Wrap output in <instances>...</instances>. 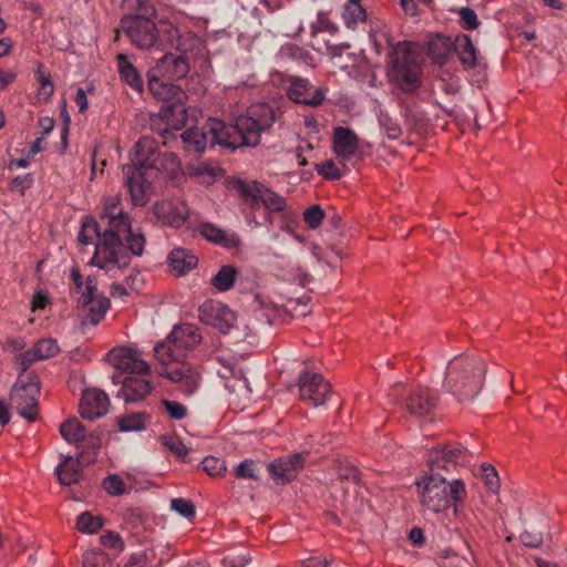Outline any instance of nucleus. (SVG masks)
<instances>
[{
	"mask_svg": "<svg viewBox=\"0 0 567 567\" xmlns=\"http://www.w3.org/2000/svg\"><path fill=\"white\" fill-rule=\"evenodd\" d=\"M276 121L272 107L267 103L252 104L246 114L234 123L225 124L209 118L203 127H192L181 134L187 153L200 155L207 146L220 145L230 151L243 146H257L262 132L268 131Z\"/></svg>",
	"mask_w": 567,
	"mask_h": 567,
	"instance_id": "f257e3e1",
	"label": "nucleus"
},
{
	"mask_svg": "<svg viewBox=\"0 0 567 567\" xmlns=\"http://www.w3.org/2000/svg\"><path fill=\"white\" fill-rule=\"evenodd\" d=\"M120 203L118 196L106 199L100 216L104 237L91 259L93 266L106 271L127 267L132 257L143 255L146 243L144 234L134 229L130 216L118 208Z\"/></svg>",
	"mask_w": 567,
	"mask_h": 567,
	"instance_id": "f03ea898",
	"label": "nucleus"
},
{
	"mask_svg": "<svg viewBox=\"0 0 567 567\" xmlns=\"http://www.w3.org/2000/svg\"><path fill=\"white\" fill-rule=\"evenodd\" d=\"M131 164H125L123 183L134 206H144L150 200L153 181L162 173L175 174L179 168V161L172 152H163L156 140L142 136L133 146Z\"/></svg>",
	"mask_w": 567,
	"mask_h": 567,
	"instance_id": "7ed1b4c3",
	"label": "nucleus"
},
{
	"mask_svg": "<svg viewBox=\"0 0 567 567\" xmlns=\"http://www.w3.org/2000/svg\"><path fill=\"white\" fill-rule=\"evenodd\" d=\"M202 341L198 328L192 323L174 327L167 338L154 348V357L161 364L158 374L179 384L185 395H192L199 384V372L183 358Z\"/></svg>",
	"mask_w": 567,
	"mask_h": 567,
	"instance_id": "20e7f679",
	"label": "nucleus"
},
{
	"mask_svg": "<svg viewBox=\"0 0 567 567\" xmlns=\"http://www.w3.org/2000/svg\"><path fill=\"white\" fill-rule=\"evenodd\" d=\"M473 453L461 445H445L441 449L434 447L427 456L430 474L416 481L419 497L424 513L440 515L442 524L446 525L444 517L451 508V489L453 478L447 480L440 472H450L456 465L467 461Z\"/></svg>",
	"mask_w": 567,
	"mask_h": 567,
	"instance_id": "39448f33",
	"label": "nucleus"
},
{
	"mask_svg": "<svg viewBox=\"0 0 567 567\" xmlns=\"http://www.w3.org/2000/svg\"><path fill=\"white\" fill-rule=\"evenodd\" d=\"M148 91L158 101H163L157 115L151 117V128L164 138L182 130L187 121L185 105L186 93L179 85L148 71Z\"/></svg>",
	"mask_w": 567,
	"mask_h": 567,
	"instance_id": "423d86ee",
	"label": "nucleus"
},
{
	"mask_svg": "<svg viewBox=\"0 0 567 567\" xmlns=\"http://www.w3.org/2000/svg\"><path fill=\"white\" fill-rule=\"evenodd\" d=\"M486 367L476 355H456L447 364L444 388L458 399L472 400L481 391Z\"/></svg>",
	"mask_w": 567,
	"mask_h": 567,
	"instance_id": "0eeeda50",
	"label": "nucleus"
},
{
	"mask_svg": "<svg viewBox=\"0 0 567 567\" xmlns=\"http://www.w3.org/2000/svg\"><path fill=\"white\" fill-rule=\"evenodd\" d=\"M391 81L405 93L415 92L422 83V66L415 47L408 41L398 42L389 52Z\"/></svg>",
	"mask_w": 567,
	"mask_h": 567,
	"instance_id": "6e6552de",
	"label": "nucleus"
},
{
	"mask_svg": "<svg viewBox=\"0 0 567 567\" xmlns=\"http://www.w3.org/2000/svg\"><path fill=\"white\" fill-rule=\"evenodd\" d=\"M193 20L182 14L174 16L164 24V48L171 45L181 52V55L196 59L203 54L204 43L200 37L190 30Z\"/></svg>",
	"mask_w": 567,
	"mask_h": 567,
	"instance_id": "1a4fd4ad",
	"label": "nucleus"
},
{
	"mask_svg": "<svg viewBox=\"0 0 567 567\" xmlns=\"http://www.w3.org/2000/svg\"><path fill=\"white\" fill-rule=\"evenodd\" d=\"M167 21H159L157 24L151 19L142 16H127L121 20V29L138 49L164 50L163 27Z\"/></svg>",
	"mask_w": 567,
	"mask_h": 567,
	"instance_id": "9d476101",
	"label": "nucleus"
},
{
	"mask_svg": "<svg viewBox=\"0 0 567 567\" xmlns=\"http://www.w3.org/2000/svg\"><path fill=\"white\" fill-rule=\"evenodd\" d=\"M40 379L35 372L21 373L11 389L10 401L17 412L29 421H34L38 414Z\"/></svg>",
	"mask_w": 567,
	"mask_h": 567,
	"instance_id": "9b49d317",
	"label": "nucleus"
},
{
	"mask_svg": "<svg viewBox=\"0 0 567 567\" xmlns=\"http://www.w3.org/2000/svg\"><path fill=\"white\" fill-rule=\"evenodd\" d=\"M234 189L252 212L257 210L260 204L269 212L279 213L286 209L285 198L260 182L237 179L234 183Z\"/></svg>",
	"mask_w": 567,
	"mask_h": 567,
	"instance_id": "f8f14e48",
	"label": "nucleus"
},
{
	"mask_svg": "<svg viewBox=\"0 0 567 567\" xmlns=\"http://www.w3.org/2000/svg\"><path fill=\"white\" fill-rule=\"evenodd\" d=\"M298 389L300 400L312 406L324 404L331 395L330 384L321 374L315 372H301L298 378Z\"/></svg>",
	"mask_w": 567,
	"mask_h": 567,
	"instance_id": "ddd939ff",
	"label": "nucleus"
},
{
	"mask_svg": "<svg viewBox=\"0 0 567 567\" xmlns=\"http://www.w3.org/2000/svg\"><path fill=\"white\" fill-rule=\"evenodd\" d=\"M287 83V95L295 103L318 107L326 101L328 89L315 86L308 79L289 76Z\"/></svg>",
	"mask_w": 567,
	"mask_h": 567,
	"instance_id": "4468645a",
	"label": "nucleus"
},
{
	"mask_svg": "<svg viewBox=\"0 0 567 567\" xmlns=\"http://www.w3.org/2000/svg\"><path fill=\"white\" fill-rule=\"evenodd\" d=\"M308 452L288 454L271 461L267 470L276 484L285 485L297 478L305 467Z\"/></svg>",
	"mask_w": 567,
	"mask_h": 567,
	"instance_id": "2eb2a0df",
	"label": "nucleus"
},
{
	"mask_svg": "<svg viewBox=\"0 0 567 567\" xmlns=\"http://www.w3.org/2000/svg\"><path fill=\"white\" fill-rule=\"evenodd\" d=\"M199 320L227 333L236 321V316L228 306L216 300H205L198 308Z\"/></svg>",
	"mask_w": 567,
	"mask_h": 567,
	"instance_id": "dca6fc26",
	"label": "nucleus"
},
{
	"mask_svg": "<svg viewBox=\"0 0 567 567\" xmlns=\"http://www.w3.org/2000/svg\"><path fill=\"white\" fill-rule=\"evenodd\" d=\"M107 359L116 370L127 372L131 375L147 374L150 372V364L141 358L136 350L131 348H114L109 352Z\"/></svg>",
	"mask_w": 567,
	"mask_h": 567,
	"instance_id": "f3484780",
	"label": "nucleus"
},
{
	"mask_svg": "<svg viewBox=\"0 0 567 567\" xmlns=\"http://www.w3.org/2000/svg\"><path fill=\"white\" fill-rule=\"evenodd\" d=\"M60 351L58 342L52 338H43L38 340L33 347L21 354L17 355L16 362L21 373H25L28 369L38 361L47 360Z\"/></svg>",
	"mask_w": 567,
	"mask_h": 567,
	"instance_id": "a211bd4d",
	"label": "nucleus"
},
{
	"mask_svg": "<svg viewBox=\"0 0 567 567\" xmlns=\"http://www.w3.org/2000/svg\"><path fill=\"white\" fill-rule=\"evenodd\" d=\"M144 374H133L121 380L120 375L113 377V383L122 382L117 396H123L125 402H138L146 398L153 390V385L146 380Z\"/></svg>",
	"mask_w": 567,
	"mask_h": 567,
	"instance_id": "6ab92c4d",
	"label": "nucleus"
},
{
	"mask_svg": "<svg viewBox=\"0 0 567 567\" xmlns=\"http://www.w3.org/2000/svg\"><path fill=\"white\" fill-rule=\"evenodd\" d=\"M437 403V394L427 388L411 389L404 398V406L410 414L424 416L430 413Z\"/></svg>",
	"mask_w": 567,
	"mask_h": 567,
	"instance_id": "aec40b11",
	"label": "nucleus"
},
{
	"mask_svg": "<svg viewBox=\"0 0 567 567\" xmlns=\"http://www.w3.org/2000/svg\"><path fill=\"white\" fill-rule=\"evenodd\" d=\"M189 58L184 55H174L172 53L164 54L151 69V72L158 74L166 80H179L189 72Z\"/></svg>",
	"mask_w": 567,
	"mask_h": 567,
	"instance_id": "412c9836",
	"label": "nucleus"
},
{
	"mask_svg": "<svg viewBox=\"0 0 567 567\" xmlns=\"http://www.w3.org/2000/svg\"><path fill=\"white\" fill-rule=\"evenodd\" d=\"M110 405L109 396L96 389L84 391L81 403L80 414L83 419L95 420L107 413Z\"/></svg>",
	"mask_w": 567,
	"mask_h": 567,
	"instance_id": "4be33fe9",
	"label": "nucleus"
},
{
	"mask_svg": "<svg viewBox=\"0 0 567 567\" xmlns=\"http://www.w3.org/2000/svg\"><path fill=\"white\" fill-rule=\"evenodd\" d=\"M333 151L342 159H350L359 150L360 140L355 132L349 127L337 126L333 130Z\"/></svg>",
	"mask_w": 567,
	"mask_h": 567,
	"instance_id": "5701e85b",
	"label": "nucleus"
},
{
	"mask_svg": "<svg viewBox=\"0 0 567 567\" xmlns=\"http://www.w3.org/2000/svg\"><path fill=\"white\" fill-rule=\"evenodd\" d=\"M153 213L159 221L174 228L181 227L186 219L185 207L167 200L156 203Z\"/></svg>",
	"mask_w": 567,
	"mask_h": 567,
	"instance_id": "b1692460",
	"label": "nucleus"
},
{
	"mask_svg": "<svg viewBox=\"0 0 567 567\" xmlns=\"http://www.w3.org/2000/svg\"><path fill=\"white\" fill-rule=\"evenodd\" d=\"M198 231L207 240L225 248H236L240 244V238L235 231L223 230L212 223L200 224Z\"/></svg>",
	"mask_w": 567,
	"mask_h": 567,
	"instance_id": "393cba45",
	"label": "nucleus"
},
{
	"mask_svg": "<svg viewBox=\"0 0 567 567\" xmlns=\"http://www.w3.org/2000/svg\"><path fill=\"white\" fill-rule=\"evenodd\" d=\"M167 264L171 272L184 276L197 266L198 258L188 249L178 247L169 252Z\"/></svg>",
	"mask_w": 567,
	"mask_h": 567,
	"instance_id": "a878e982",
	"label": "nucleus"
},
{
	"mask_svg": "<svg viewBox=\"0 0 567 567\" xmlns=\"http://www.w3.org/2000/svg\"><path fill=\"white\" fill-rule=\"evenodd\" d=\"M453 48L464 69L470 70L476 66L478 52L467 34L456 35Z\"/></svg>",
	"mask_w": 567,
	"mask_h": 567,
	"instance_id": "bb28decb",
	"label": "nucleus"
},
{
	"mask_svg": "<svg viewBox=\"0 0 567 567\" xmlns=\"http://www.w3.org/2000/svg\"><path fill=\"white\" fill-rule=\"evenodd\" d=\"M116 65L120 74V79L127 84L132 90L137 93L143 92V80L135 68V65L128 60L125 54H117Z\"/></svg>",
	"mask_w": 567,
	"mask_h": 567,
	"instance_id": "cd10ccee",
	"label": "nucleus"
},
{
	"mask_svg": "<svg viewBox=\"0 0 567 567\" xmlns=\"http://www.w3.org/2000/svg\"><path fill=\"white\" fill-rule=\"evenodd\" d=\"M105 225L101 220L86 219L81 227L79 233V240L84 244H95L94 255L97 252V246L102 243L104 237Z\"/></svg>",
	"mask_w": 567,
	"mask_h": 567,
	"instance_id": "c85d7f7f",
	"label": "nucleus"
},
{
	"mask_svg": "<svg viewBox=\"0 0 567 567\" xmlns=\"http://www.w3.org/2000/svg\"><path fill=\"white\" fill-rule=\"evenodd\" d=\"M78 307L82 309L86 320L91 324L96 326L105 317V313L111 307V301L107 297L100 296L87 305L78 303Z\"/></svg>",
	"mask_w": 567,
	"mask_h": 567,
	"instance_id": "c756f323",
	"label": "nucleus"
},
{
	"mask_svg": "<svg viewBox=\"0 0 567 567\" xmlns=\"http://www.w3.org/2000/svg\"><path fill=\"white\" fill-rule=\"evenodd\" d=\"M82 464L79 460L66 457L55 468V473L61 484L72 485L79 482Z\"/></svg>",
	"mask_w": 567,
	"mask_h": 567,
	"instance_id": "7c9ffc66",
	"label": "nucleus"
},
{
	"mask_svg": "<svg viewBox=\"0 0 567 567\" xmlns=\"http://www.w3.org/2000/svg\"><path fill=\"white\" fill-rule=\"evenodd\" d=\"M62 437L70 444H79L85 439V427L76 419H69L60 425Z\"/></svg>",
	"mask_w": 567,
	"mask_h": 567,
	"instance_id": "2f4dec72",
	"label": "nucleus"
},
{
	"mask_svg": "<svg viewBox=\"0 0 567 567\" xmlns=\"http://www.w3.org/2000/svg\"><path fill=\"white\" fill-rule=\"evenodd\" d=\"M238 276V271L234 266L225 265L210 279V285L220 292L229 290Z\"/></svg>",
	"mask_w": 567,
	"mask_h": 567,
	"instance_id": "473e14b6",
	"label": "nucleus"
},
{
	"mask_svg": "<svg viewBox=\"0 0 567 567\" xmlns=\"http://www.w3.org/2000/svg\"><path fill=\"white\" fill-rule=\"evenodd\" d=\"M466 494L467 492L464 482L460 478H453V486L451 489L450 498L451 507L453 508V515L455 517H458L462 514Z\"/></svg>",
	"mask_w": 567,
	"mask_h": 567,
	"instance_id": "72a5a7b5",
	"label": "nucleus"
},
{
	"mask_svg": "<svg viewBox=\"0 0 567 567\" xmlns=\"http://www.w3.org/2000/svg\"><path fill=\"white\" fill-rule=\"evenodd\" d=\"M342 19L347 28L354 29L365 20V10L360 2L348 3L343 7Z\"/></svg>",
	"mask_w": 567,
	"mask_h": 567,
	"instance_id": "f704fd0d",
	"label": "nucleus"
},
{
	"mask_svg": "<svg viewBox=\"0 0 567 567\" xmlns=\"http://www.w3.org/2000/svg\"><path fill=\"white\" fill-rule=\"evenodd\" d=\"M148 415L144 412L132 413L118 419V430L122 432L141 431L145 429Z\"/></svg>",
	"mask_w": 567,
	"mask_h": 567,
	"instance_id": "c9c22d12",
	"label": "nucleus"
},
{
	"mask_svg": "<svg viewBox=\"0 0 567 567\" xmlns=\"http://www.w3.org/2000/svg\"><path fill=\"white\" fill-rule=\"evenodd\" d=\"M377 117L379 125L385 131L390 140H396L401 135L402 130L399 123L386 111L380 110Z\"/></svg>",
	"mask_w": 567,
	"mask_h": 567,
	"instance_id": "e433bc0d",
	"label": "nucleus"
},
{
	"mask_svg": "<svg viewBox=\"0 0 567 567\" xmlns=\"http://www.w3.org/2000/svg\"><path fill=\"white\" fill-rule=\"evenodd\" d=\"M103 526V519L100 516H93L84 512L78 516L76 527L82 533L92 534Z\"/></svg>",
	"mask_w": 567,
	"mask_h": 567,
	"instance_id": "4c0bfd02",
	"label": "nucleus"
},
{
	"mask_svg": "<svg viewBox=\"0 0 567 567\" xmlns=\"http://www.w3.org/2000/svg\"><path fill=\"white\" fill-rule=\"evenodd\" d=\"M37 80L40 83V87L38 90V99L40 101L47 102L53 94V83L51 81L50 74H47L39 68L37 72Z\"/></svg>",
	"mask_w": 567,
	"mask_h": 567,
	"instance_id": "58836bf2",
	"label": "nucleus"
},
{
	"mask_svg": "<svg viewBox=\"0 0 567 567\" xmlns=\"http://www.w3.org/2000/svg\"><path fill=\"white\" fill-rule=\"evenodd\" d=\"M202 465L203 470L212 477L221 476L227 470L225 461L215 456L205 457Z\"/></svg>",
	"mask_w": 567,
	"mask_h": 567,
	"instance_id": "ea45409f",
	"label": "nucleus"
},
{
	"mask_svg": "<svg viewBox=\"0 0 567 567\" xmlns=\"http://www.w3.org/2000/svg\"><path fill=\"white\" fill-rule=\"evenodd\" d=\"M101 295L97 293V280L93 276H89L85 279V286L81 291V297L79 298V305H87L92 302L93 299H96Z\"/></svg>",
	"mask_w": 567,
	"mask_h": 567,
	"instance_id": "a19ab883",
	"label": "nucleus"
},
{
	"mask_svg": "<svg viewBox=\"0 0 567 567\" xmlns=\"http://www.w3.org/2000/svg\"><path fill=\"white\" fill-rule=\"evenodd\" d=\"M171 508L187 519L195 517L196 514L194 504L186 498H173L171 501Z\"/></svg>",
	"mask_w": 567,
	"mask_h": 567,
	"instance_id": "79ce46f5",
	"label": "nucleus"
},
{
	"mask_svg": "<svg viewBox=\"0 0 567 567\" xmlns=\"http://www.w3.org/2000/svg\"><path fill=\"white\" fill-rule=\"evenodd\" d=\"M100 539L104 548L112 549L115 553H121L124 549V542L122 537L113 530H107L102 534Z\"/></svg>",
	"mask_w": 567,
	"mask_h": 567,
	"instance_id": "37998d69",
	"label": "nucleus"
},
{
	"mask_svg": "<svg viewBox=\"0 0 567 567\" xmlns=\"http://www.w3.org/2000/svg\"><path fill=\"white\" fill-rule=\"evenodd\" d=\"M103 488L113 496H121L125 493V483L118 475H109L103 481Z\"/></svg>",
	"mask_w": 567,
	"mask_h": 567,
	"instance_id": "c03bdc74",
	"label": "nucleus"
},
{
	"mask_svg": "<svg viewBox=\"0 0 567 567\" xmlns=\"http://www.w3.org/2000/svg\"><path fill=\"white\" fill-rule=\"evenodd\" d=\"M460 24L464 30H475L480 25V21L475 11L464 7L458 10Z\"/></svg>",
	"mask_w": 567,
	"mask_h": 567,
	"instance_id": "a18cd8bd",
	"label": "nucleus"
},
{
	"mask_svg": "<svg viewBox=\"0 0 567 567\" xmlns=\"http://www.w3.org/2000/svg\"><path fill=\"white\" fill-rule=\"evenodd\" d=\"M257 464L252 460H245L234 470V474L238 478L257 480Z\"/></svg>",
	"mask_w": 567,
	"mask_h": 567,
	"instance_id": "49530a36",
	"label": "nucleus"
},
{
	"mask_svg": "<svg viewBox=\"0 0 567 567\" xmlns=\"http://www.w3.org/2000/svg\"><path fill=\"white\" fill-rule=\"evenodd\" d=\"M154 557V553L152 550H140L133 553L125 567H151L150 564Z\"/></svg>",
	"mask_w": 567,
	"mask_h": 567,
	"instance_id": "de8ad7c7",
	"label": "nucleus"
},
{
	"mask_svg": "<svg viewBox=\"0 0 567 567\" xmlns=\"http://www.w3.org/2000/svg\"><path fill=\"white\" fill-rule=\"evenodd\" d=\"M323 218L324 212L318 205L307 208L303 213V220L312 229H316L322 223Z\"/></svg>",
	"mask_w": 567,
	"mask_h": 567,
	"instance_id": "09e8293b",
	"label": "nucleus"
},
{
	"mask_svg": "<svg viewBox=\"0 0 567 567\" xmlns=\"http://www.w3.org/2000/svg\"><path fill=\"white\" fill-rule=\"evenodd\" d=\"M481 472L485 481V485L491 492H497L499 487V478L494 466L491 464H483Z\"/></svg>",
	"mask_w": 567,
	"mask_h": 567,
	"instance_id": "8fccbe9b",
	"label": "nucleus"
},
{
	"mask_svg": "<svg viewBox=\"0 0 567 567\" xmlns=\"http://www.w3.org/2000/svg\"><path fill=\"white\" fill-rule=\"evenodd\" d=\"M109 558L102 551H87L83 556V567H106Z\"/></svg>",
	"mask_w": 567,
	"mask_h": 567,
	"instance_id": "3c124183",
	"label": "nucleus"
},
{
	"mask_svg": "<svg viewBox=\"0 0 567 567\" xmlns=\"http://www.w3.org/2000/svg\"><path fill=\"white\" fill-rule=\"evenodd\" d=\"M220 169L215 166H208L207 164H198L194 168V175L197 177H203V182L207 184H212L216 177L219 175Z\"/></svg>",
	"mask_w": 567,
	"mask_h": 567,
	"instance_id": "603ef678",
	"label": "nucleus"
},
{
	"mask_svg": "<svg viewBox=\"0 0 567 567\" xmlns=\"http://www.w3.org/2000/svg\"><path fill=\"white\" fill-rule=\"evenodd\" d=\"M338 476L341 481L358 482V470L347 460L340 461L338 466Z\"/></svg>",
	"mask_w": 567,
	"mask_h": 567,
	"instance_id": "864d4df0",
	"label": "nucleus"
},
{
	"mask_svg": "<svg viewBox=\"0 0 567 567\" xmlns=\"http://www.w3.org/2000/svg\"><path fill=\"white\" fill-rule=\"evenodd\" d=\"M162 404L164 405L168 415L174 420H182L187 414L186 406L177 401H171V400L164 399L162 401Z\"/></svg>",
	"mask_w": 567,
	"mask_h": 567,
	"instance_id": "5fc2aeb1",
	"label": "nucleus"
},
{
	"mask_svg": "<svg viewBox=\"0 0 567 567\" xmlns=\"http://www.w3.org/2000/svg\"><path fill=\"white\" fill-rule=\"evenodd\" d=\"M519 540L526 547L538 548L543 544L544 536L543 533L538 530H524L519 535Z\"/></svg>",
	"mask_w": 567,
	"mask_h": 567,
	"instance_id": "6e6d98bb",
	"label": "nucleus"
},
{
	"mask_svg": "<svg viewBox=\"0 0 567 567\" xmlns=\"http://www.w3.org/2000/svg\"><path fill=\"white\" fill-rule=\"evenodd\" d=\"M32 185L33 177L31 174L19 175L11 181L9 189L11 192L20 193L21 195H23L24 192L29 189Z\"/></svg>",
	"mask_w": 567,
	"mask_h": 567,
	"instance_id": "4d7b16f0",
	"label": "nucleus"
},
{
	"mask_svg": "<svg viewBox=\"0 0 567 567\" xmlns=\"http://www.w3.org/2000/svg\"><path fill=\"white\" fill-rule=\"evenodd\" d=\"M317 172L328 179H339L342 174L332 161H326L324 163L316 166Z\"/></svg>",
	"mask_w": 567,
	"mask_h": 567,
	"instance_id": "13d9d810",
	"label": "nucleus"
},
{
	"mask_svg": "<svg viewBox=\"0 0 567 567\" xmlns=\"http://www.w3.org/2000/svg\"><path fill=\"white\" fill-rule=\"evenodd\" d=\"M168 449L178 457L184 458L188 455L189 450L184 442L177 437H173L167 442Z\"/></svg>",
	"mask_w": 567,
	"mask_h": 567,
	"instance_id": "bf43d9fd",
	"label": "nucleus"
},
{
	"mask_svg": "<svg viewBox=\"0 0 567 567\" xmlns=\"http://www.w3.org/2000/svg\"><path fill=\"white\" fill-rule=\"evenodd\" d=\"M334 31L336 27L332 25L323 16V13L318 14V21L317 23H313L311 25V34L316 35L319 31Z\"/></svg>",
	"mask_w": 567,
	"mask_h": 567,
	"instance_id": "052dcab7",
	"label": "nucleus"
},
{
	"mask_svg": "<svg viewBox=\"0 0 567 567\" xmlns=\"http://www.w3.org/2000/svg\"><path fill=\"white\" fill-rule=\"evenodd\" d=\"M250 558L247 555L228 556L224 559L225 567H245L249 564Z\"/></svg>",
	"mask_w": 567,
	"mask_h": 567,
	"instance_id": "680f3d73",
	"label": "nucleus"
},
{
	"mask_svg": "<svg viewBox=\"0 0 567 567\" xmlns=\"http://www.w3.org/2000/svg\"><path fill=\"white\" fill-rule=\"evenodd\" d=\"M409 540L415 547H422L425 544L424 532L420 527H413L409 533Z\"/></svg>",
	"mask_w": 567,
	"mask_h": 567,
	"instance_id": "e2e57ef3",
	"label": "nucleus"
},
{
	"mask_svg": "<svg viewBox=\"0 0 567 567\" xmlns=\"http://www.w3.org/2000/svg\"><path fill=\"white\" fill-rule=\"evenodd\" d=\"M73 288L78 293H81L85 286V281L83 280V276L81 275L80 270L78 268H72L70 274Z\"/></svg>",
	"mask_w": 567,
	"mask_h": 567,
	"instance_id": "0e129e2a",
	"label": "nucleus"
},
{
	"mask_svg": "<svg viewBox=\"0 0 567 567\" xmlns=\"http://www.w3.org/2000/svg\"><path fill=\"white\" fill-rule=\"evenodd\" d=\"M126 285L132 290H138L144 285V279L140 271L132 272L126 277Z\"/></svg>",
	"mask_w": 567,
	"mask_h": 567,
	"instance_id": "69168bd1",
	"label": "nucleus"
},
{
	"mask_svg": "<svg viewBox=\"0 0 567 567\" xmlns=\"http://www.w3.org/2000/svg\"><path fill=\"white\" fill-rule=\"evenodd\" d=\"M25 347V341L23 338H16L7 341L4 346V350L8 352H17L22 350Z\"/></svg>",
	"mask_w": 567,
	"mask_h": 567,
	"instance_id": "338daca9",
	"label": "nucleus"
},
{
	"mask_svg": "<svg viewBox=\"0 0 567 567\" xmlns=\"http://www.w3.org/2000/svg\"><path fill=\"white\" fill-rule=\"evenodd\" d=\"M302 567H328V561L323 557H311L302 563Z\"/></svg>",
	"mask_w": 567,
	"mask_h": 567,
	"instance_id": "774afa93",
	"label": "nucleus"
}]
</instances>
